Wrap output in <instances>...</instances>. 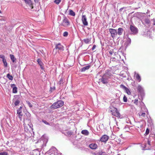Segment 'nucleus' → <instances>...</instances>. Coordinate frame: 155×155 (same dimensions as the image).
<instances>
[{
	"instance_id": "1",
	"label": "nucleus",
	"mask_w": 155,
	"mask_h": 155,
	"mask_svg": "<svg viewBox=\"0 0 155 155\" xmlns=\"http://www.w3.org/2000/svg\"><path fill=\"white\" fill-rule=\"evenodd\" d=\"M64 104L62 101H59L54 103L51 106V108L56 109L62 106Z\"/></svg>"
},
{
	"instance_id": "2",
	"label": "nucleus",
	"mask_w": 155,
	"mask_h": 155,
	"mask_svg": "<svg viewBox=\"0 0 155 155\" xmlns=\"http://www.w3.org/2000/svg\"><path fill=\"white\" fill-rule=\"evenodd\" d=\"M100 79L101 81L103 84H106L108 83V80L110 78V76H111V74H108V73H106Z\"/></svg>"
},
{
	"instance_id": "3",
	"label": "nucleus",
	"mask_w": 155,
	"mask_h": 155,
	"mask_svg": "<svg viewBox=\"0 0 155 155\" xmlns=\"http://www.w3.org/2000/svg\"><path fill=\"white\" fill-rule=\"evenodd\" d=\"M111 109L112 110H110V112L113 115L116 116L117 117H120V114L117 110V108L112 107V108H111Z\"/></svg>"
},
{
	"instance_id": "4",
	"label": "nucleus",
	"mask_w": 155,
	"mask_h": 155,
	"mask_svg": "<svg viewBox=\"0 0 155 155\" xmlns=\"http://www.w3.org/2000/svg\"><path fill=\"white\" fill-rule=\"evenodd\" d=\"M109 31L111 35V37L113 38L116 37V36L117 35V31L116 29L113 28H110L109 29Z\"/></svg>"
},
{
	"instance_id": "5",
	"label": "nucleus",
	"mask_w": 155,
	"mask_h": 155,
	"mask_svg": "<svg viewBox=\"0 0 155 155\" xmlns=\"http://www.w3.org/2000/svg\"><path fill=\"white\" fill-rule=\"evenodd\" d=\"M69 22L68 19L66 17H64L61 23V25L63 26L66 27L69 25Z\"/></svg>"
},
{
	"instance_id": "6",
	"label": "nucleus",
	"mask_w": 155,
	"mask_h": 155,
	"mask_svg": "<svg viewBox=\"0 0 155 155\" xmlns=\"http://www.w3.org/2000/svg\"><path fill=\"white\" fill-rule=\"evenodd\" d=\"M81 21L83 24L84 26H87L88 25V22L86 16L85 15H82Z\"/></svg>"
},
{
	"instance_id": "7",
	"label": "nucleus",
	"mask_w": 155,
	"mask_h": 155,
	"mask_svg": "<svg viewBox=\"0 0 155 155\" xmlns=\"http://www.w3.org/2000/svg\"><path fill=\"white\" fill-rule=\"evenodd\" d=\"M26 5L29 6L31 9L33 8V3L31 0H24Z\"/></svg>"
},
{
	"instance_id": "8",
	"label": "nucleus",
	"mask_w": 155,
	"mask_h": 155,
	"mask_svg": "<svg viewBox=\"0 0 155 155\" xmlns=\"http://www.w3.org/2000/svg\"><path fill=\"white\" fill-rule=\"evenodd\" d=\"M109 137L107 135H104L101 137L100 141L102 142L106 143L109 139Z\"/></svg>"
},
{
	"instance_id": "9",
	"label": "nucleus",
	"mask_w": 155,
	"mask_h": 155,
	"mask_svg": "<svg viewBox=\"0 0 155 155\" xmlns=\"http://www.w3.org/2000/svg\"><path fill=\"white\" fill-rule=\"evenodd\" d=\"M56 150V148L54 147H52L45 154L47 155V154H49L51 155L52 154H53L55 152V151Z\"/></svg>"
},
{
	"instance_id": "10",
	"label": "nucleus",
	"mask_w": 155,
	"mask_h": 155,
	"mask_svg": "<svg viewBox=\"0 0 155 155\" xmlns=\"http://www.w3.org/2000/svg\"><path fill=\"white\" fill-rule=\"evenodd\" d=\"M63 48V46L60 43H59L55 45V48L56 49L63 51L64 50Z\"/></svg>"
},
{
	"instance_id": "11",
	"label": "nucleus",
	"mask_w": 155,
	"mask_h": 155,
	"mask_svg": "<svg viewBox=\"0 0 155 155\" xmlns=\"http://www.w3.org/2000/svg\"><path fill=\"white\" fill-rule=\"evenodd\" d=\"M130 28L131 32L134 34H135L137 32V28L134 26L130 25Z\"/></svg>"
},
{
	"instance_id": "12",
	"label": "nucleus",
	"mask_w": 155,
	"mask_h": 155,
	"mask_svg": "<svg viewBox=\"0 0 155 155\" xmlns=\"http://www.w3.org/2000/svg\"><path fill=\"white\" fill-rule=\"evenodd\" d=\"M17 114L18 115V116L21 120L22 119V110L20 109H18L17 110Z\"/></svg>"
},
{
	"instance_id": "13",
	"label": "nucleus",
	"mask_w": 155,
	"mask_h": 155,
	"mask_svg": "<svg viewBox=\"0 0 155 155\" xmlns=\"http://www.w3.org/2000/svg\"><path fill=\"white\" fill-rule=\"evenodd\" d=\"M11 86L13 88L12 92L14 93H16L17 92V88L15 87V85L14 84H11Z\"/></svg>"
},
{
	"instance_id": "14",
	"label": "nucleus",
	"mask_w": 155,
	"mask_h": 155,
	"mask_svg": "<svg viewBox=\"0 0 155 155\" xmlns=\"http://www.w3.org/2000/svg\"><path fill=\"white\" fill-rule=\"evenodd\" d=\"M89 147L92 149H95L97 147V145L95 143H92L89 145Z\"/></svg>"
},
{
	"instance_id": "15",
	"label": "nucleus",
	"mask_w": 155,
	"mask_h": 155,
	"mask_svg": "<svg viewBox=\"0 0 155 155\" xmlns=\"http://www.w3.org/2000/svg\"><path fill=\"white\" fill-rule=\"evenodd\" d=\"M91 38H85L83 39V41L86 44H89L91 43Z\"/></svg>"
},
{
	"instance_id": "16",
	"label": "nucleus",
	"mask_w": 155,
	"mask_h": 155,
	"mask_svg": "<svg viewBox=\"0 0 155 155\" xmlns=\"http://www.w3.org/2000/svg\"><path fill=\"white\" fill-rule=\"evenodd\" d=\"M134 77L136 78V80L138 82L140 81L141 80L140 77L139 75L138 74L135 72Z\"/></svg>"
},
{
	"instance_id": "17",
	"label": "nucleus",
	"mask_w": 155,
	"mask_h": 155,
	"mask_svg": "<svg viewBox=\"0 0 155 155\" xmlns=\"http://www.w3.org/2000/svg\"><path fill=\"white\" fill-rule=\"evenodd\" d=\"M40 153L39 151L37 150H33L31 153L32 155H40Z\"/></svg>"
},
{
	"instance_id": "18",
	"label": "nucleus",
	"mask_w": 155,
	"mask_h": 155,
	"mask_svg": "<svg viewBox=\"0 0 155 155\" xmlns=\"http://www.w3.org/2000/svg\"><path fill=\"white\" fill-rule=\"evenodd\" d=\"M123 32V28H119L118 29L117 32V34H118L119 35H120L122 34Z\"/></svg>"
},
{
	"instance_id": "19",
	"label": "nucleus",
	"mask_w": 155,
	"mask_h": 155,
	"mask_svg": "<svg viewBox=\"0 0 155 155\" xmlns=\"http://www.w3.org/2000/svg\"><path fill=\"white\" fill-rule=\"evenodd\" d=\"M91 66L90 65H87L86 66L81 69V71L82 72L85 71L87 70H88L90 67Z\"/></svg>"
},
{
	"instance_id": "20",
	"label": "nucleus",
	"mask_w": 155,
	"mask_h": 155,
	"mask_svg": "<svg viewBox=\"0 0 155 155\" xmlns=\"http://www.w3.org/2000/svg\"><path fill=\"white\" fill-rule=\"evenodd\" d=\"M81 133L86 136H87L89 134V132L87 130H83L81 131Z\"/></svg>"
},
{
	"instance_id": "21",
	"label": "nucleus",
	"mask_w": 155,
	"mask_h": 155,
	"mask_svg": "<svg viewBox=\"0 0 155 155\" xmlns=\"http://www.w3.org/2000/svg\"><path fill=\"white\" fill-rule=\"evenodd\" d=\"M69 15L72 16H74L75 15V12H73V10L71 9H70L69 10Z\"/></svg>"
},
{
	"instance_id": "22",
	"label": "nucleus",
	"mask_w": 155,
	"mask_h": 155,
	"mask_svg": "<svg viewBox=\"0 0 155 155\" xmlns=\"http://www.w3.org/2000/svg\"><path fill=\"white\" fill-rule=\"evenodd\" d=\"M137 90L140 93H142L143 90L142 87L140 86H138L137 87Z\"/></svg>"
},
{
	"instance_id": "23",
	"label": "nucleus",
	"mask_w": 155,
	"mask_h": 155,
	"mask_svg": "<svg viewBox=\"0 0 155 155\" xmlns=\"http://www.w3.org/2000/svg\"><path fill=\"white\" fill-rule=\"evenodd\" d=\"M10 57L13 62H14L16 60V58H15L14 56L12 54H10Z\"/></svg>"
},
{
	"instance_id": "24",
	"label": "nucleus",
	"mask_w": 155,
	"mask_h": 155,
	"mask_svg": "<svg viewBox=\"0 0 155 155\" xmlns=\"http://www.w3.org/2000/svg\"><path fill=\"white\" fill-rule=\"evenodd\" d=\"M7 77L9 78L10 80H12L13 79V77L9 74H7Z\"/></svg>"
},
{
	"instance_id": "25",
	"label": "nucleus",
	"mask_w": 155,
	"mask_h": 155,
	"mask_svg": "<svg viewBox=\"0 0 155 155\" xmlns=\"http://www.w3.org/2000/svg\"><path fill=\"white\" fill-rule=\"evenodd\" d=\"M2 61L4 64V66L5 67H6L7 66V63L6 62V59H5L4 60H3Z\"/></svg>"
},
{
	"instance_id": "26",
	"label": "nucleus",
	"mask_w": 155,
	"mask_h": 155,
	"mask_svg": "<svg viewBox=\"0 0 155 155\" xmlns=\"http://www.w3.org/2000/svg\"><path fill=\"white\" fill-rule=\"evenodd\" d=\"M37 62L38 63V64H39V65L41 66V65H42L43 64V63L41 61V60L40 59H38Z\"/></svg>"
},
{
	"instance_id": "27",
	"label": "nucleus",
	"mask_w": 155,
	"mask_h": 155,
	"mask_svg": "<svg viewBox=\"0 0 155 155\" xmlns=\"http://www.w3.org/2000/svg\"><path fill=\"white\" fill-rule=\"evenodd\" d=\"M125 90L128 94H130L131 92H130V90L127 88H126Z\"/></svg>"
},
{
	"instance_id": "28",
	"label": "nucleus",
	"mask_w": 155,
	"mask_h": 155,
	"mask_svg": "<svg viewBox=\"0 0 155 155\" xmlns=\"http://www.w3.org/2000/svg\"><path fill=\"white\" fill-rule=\"evenodd\" d=\"M8 153L6 151L0 153V155H8Z\"/></svg>"
},
{
	"instance_id": "29",
	"label": "nucleus",
	"mask_w": 155,
	"mask_h": 155,
	"mask_svg": "<svg viewBox=\"0 0 155 155\" xmlns=\"http://www.w3.org/2000/svg\"><path fill=\"white\" fill-rule=\"evenodd\" d=\"M20 103V101L18 100H16L15 103L14 104L15 106H17Z\"/></svg>"
},
{
	"instance_id": "30",
	"label": "nucleus",
	"mask_w": 155,
	"mask_h": 155,
	"mask_svg": "<svg viewBox=\"0 0 155 155\" xmlns=\"http://www.w3.org/2000/svg\"><path fill=\"white\" fill-rule=\"evenodd\" d=\"M0 58H1L2 59V61H3V60L5 59V56L4 55L2 54L0 55Z\"/></svg>"
},
{
	"instance_id": "31",
	"label": "nucleus",
	"mask_w": 155,
	"mask_h": 155,
	"mask_svg": "<svg viewBox=\"0 0 155 155\" xmlns=\"http://www.w3.org/2000/svg\"><path fill=\"white\" fill-rule=\"evenodd\" d=\"M61 0H55L54 2L57 4H58L61 2Z\"/></svg>"
},
{
	"instance_id": "32",
	"label": "nucleus",
	"mask_w": 155,
	"mask_h": 155,
	"mask_svg": "<svg viewBox=\"0 0 155 155\" xmlns=\"http://www.w3.org/2000/svg\"><path fill=\"white\" fill-rule=\"evenodd\" d=\"M26 102L27 103L28 105L30 107H32V105L31 104V103L28 101H27Z\"/></svg>"
},
{
	"instance_id": "33",
	"label": "nucleus",
	"mask_w": 155,
	"mask_h": 155,
	"mask_svg": "<svg viewBox=\"0 0 155 155\" xmlns=\"http://www.w3.org/2000/svg\"><path fill=\"white\" fill-rule=\"evenodd\" d=\"M123 101L124 102H126L127 101V98L126 96H124L123 97Z\"/></svg>"
},
{
	"instance_id": "34",
	"label": "nucleus",
	"mask_w": 155,
	"mask_h": 155,
	"mask_svg": "<svg viewBox=\"0 0 155 155\" xmlns=\"http://www.w3.org/2000/svg\"><path fill=\"white\" fill-rule=\"evenodd\" d=\"M110 54L111 55H115V53L113 52L112 51H110L109 52Z\"/></svg>"
},
{
	"instance_id": "35",
	"label": "nucleus",
	"mask_w": 155,
	"mask_h": 155,
	"mask_svg": "<svg viewBox=\"0 0 155 155\" xmlns=\"http://www.w3.org/2000/svg\"><path fill=\"white\" fill-rule=\"evenodd\" d=\"M150 129L148 128L146 129V135L148 134L149 133Z\"/></svg>"
},
{
	"instance_id": "36",
	"label": "nucleus",
	"mask_w": 155,
	"mask_h": 155,
	"mask_svg": "<svg viewBox=\"0 0 155 155\" xmlns=\"http://www.w3.org/2000/svg\"><path fill=\"white\" fill-rule=\"evenodd\" d=\"M42 122H43L44 124L48 125H50V124L49 123L47 122L45 120H42Z\"/></svg>"
},
{
	"instance_id": "37",
	"label": "nucleus",
	"mask_w": 155,
	"mask_h": 155,
	"mask_svg": "<svg viewBox=\"0 0 155 155\" xmlns=\"http://www.w3.org/2000/svg\"><path fill=\"white\" fill-rule=\"evenodd\" d=\"M68 33L67 31L64 32L63 33V36L65 37H66L68 35Z\"/></svg>"
},
{
	"instance_id": "38",
	"label": "nucleus",
	"mask_w": 155,
	"mask_h": 155,
	"mask_svg": "<svg viewBox=\"0 0 155 155\" xmlns=\"http://www.w3.org/2000/svg\"><path fill=\"white\" fill-rule=\"evenodd\" d=\"M139 115L140 116H142L143 117H144L145 115V114L144 113H140L139 114Z\"/></svg>"
},
{
	"instance_id": "39",
	"label": "nucleus",
	"mask_w": 155,
	"mask_h": 155,
	"mask_svg": "<svg viewBox=\"0 0 155 155\" xmlns=\"http://www.w3.org/2000/svg\"><path fill=\"white\" fill-rule=\"evenodd\" d=\"M120 87L125 90L127 88V87L125 86L124 85L122 84H121L120 85Z\"/></svg>"
},
{
	"instance_id": "40",
	"label": "nucleus",
	"mask_w": 155,
	"mask_h": 155,
	"mask_svg": "<svg viewBox=\"0 0 155 155\" xmlns=\"http://www.w3.org/2000/svg\"><path fill=\"white\" fill-rule=\"evenodd\" d=\"M145 144H144V143L143 144V145H142L141 147V149L143 150H145Z\"/></svg>"
},
{
	"instance_id": "41",
	"label": "nucleus",
	"mask_w": 155,
	"mask_h": 155,
	"mask_svg": "<svg viewBox=\"0 0 155 155\" xmlns=\"http://www.w3.org/2000/svg\"><path fill=\"white\" fill-rule=\"evenodd\" d=\"M134 103L136 105H137V103H138V100H137V99L134 100Z\"/></svg>"
},
{
	"instance_id": "42",
	"label": "nucleus",
	"mask_w": 155,
	"mask_h": 155,
	"mask_svg": "<svg viewBox=\"0 0 155 155\" xmlns=\"http://www.w3.org/2000/svg\"><path fill=\"white\" fill-rule=\"evenodd\" d=\"M96 47V45H94L93 46V47H92V50H94L95 48Z\"/></svg>"
},
{
	"instance_id": "43",
	"label": "nucleus",
	"mask_w": 155,
	"mask_h": 155,
	"mask_svg": "<svg viewBox=\"0 0 155 155\" xmlns=\"http://www.w3.org/2000/svg\"><path fill=\"white\" fill-rule=\"evenodd\" d=\"M150 141L149 140H148L147 141V144L148 145H149V146H150L151 145V144H150Z\"/></svg>"
},
{
	"instance_id": "44",
	"label": "nucleus",
	"mask_w": 155,
	"mask_h": 155,
	"mask_svg": "<svg viewBox=\"0 0 155 155\" xmlns=\"http://www.w3.org/2000/svg\"><path fill=\"white\" fill-rule=\"evenodd\" d=\"M51 91H52L53 90H54L55 89V87H53V88H52L51 87Z\"/></svg>"
},
{
	"instance_id": "45",
	"label": "nucleus",
	"mask_w": 155,
	"mask_h": 155,
	"mask_svg": "<svg viewBox=\"0 0 155 155\" xmlns=\"http://www.w3.org/2000/svg\"><path fill=\"white\" fill-rule=\"evenodd\" d=\"M128 41L129 42V43H130V42H131V39H130V38H129V39L128 40V41Z\"/></svg>"
},
{
	"instance_id": "46",
	"label": "nucleus",
	"mask_w": 155,
	"mask_h": 155,
	"mask_svg": "<svg viewBox=\"0 0 155 155\" xmlns=\"http://www.w3.org/2000/svg\"><path fill=\"white\" fill-rule=\"evenodd\" d=\"M41 66V69H44V67L43 66V65H41V66Z\"/></svg>"
},
{
	"instance_id": "47",
	"label": "nucleus",
	"mask_w": 155,
	"mask_h": 155,
	"mask_svg": "<svg viewBox=\"0 0 155 155\" xmlns=\"http://www.w3.org/2000/svg\"><path fill=\"white\" fill-rule=\"evenodd\" d=\"M115 58H112V61H115Z\"/></svg>"
},
{
	"instance_id": "48",
	"label": "nucleus",
	"mask_w": 155,
	"mask_h": 155,
	"mask_svg": "<svg viewBox=\"0 0 155 155\" xmlns=\"http://www.w3.org/2000/svg\"><path fill=\"white\" fill-rule=\"evenodd\" d=\"M35 0V2H38L39 1V0Z\"/></svg>"
},
{
	"instance_id": "49",
	"label": "nucleus",
	"mask_w": 155,
	"mask_h": 155,
	"mask_svg": "<svg viewBox=\"0 0 155 155\" xmlns=\"http://www.w3.org/2000/svg\"><path fill=\"white\" fill-rule=\"evenodd\" d=\"M22 107H20L18 109H20L21 110Z\"/></svg>"
},
{
	"instance_id": "50",
	"label": "nucleus",
	"mask_w": 155,
	"mask_h": 155,
	"mask_svg": "<svg viewBox=\"0 0 155 155\" xmlns=\"http://www.w3.org/2000/svg\"><path fill=\"white\" fill-rule=\"evenodd\" d=\"M87 28L88 30H89L90 29L88 27H87Z\"/></svg>"
},
{
	"instance_id": "51",
	"label": "nucleus",
	"mask_w": 155,
	"mask_h": 155,
	"mask_svg": "<svg viewBox=\"0 0 155 155\" xmlns=\"http://www.w3.org/2000/svg\"><path fill=\"white\" fill-rule=\"evenodd\" d=\"M123 9V8H121L120 9V10H121V9Z\"/></svg>"
},
{
	"instance_id": "52",
	"label": "nucleus",
	"mask_w": 155,
	"mask_h": 155,
	"mask_svg": "<svg viewBox=\"0 0 155 155\" xmlns=\"http://www.w3.org/2000/svg\"><path fill=\"white\" fill-rule=\"evenodd\" d=\"M28 125V126H29V127H31V126H29Z\"/></svg>"
},
{
	"instance_id": "53",
	"label": "nucleus",
	"mask_w": 155,
	"mask_h": 155,
	"mask_svg": "<svg viewBox=\"0 0 155 155\" xmlns=\"http://www.w3.org/2000/svg\"><path fill=\"white\" fill-rule=\"evenodd\" d=\"M72 1H73L74 0H71Z\"/></svg>"
},
{
	"instance_id": "54",
	"label": "nucleus",
	"mask_w": 155,
	"mask_h": 155,
	"mask_svg": "<svg viewBox=\"0 0 155 155\" xmlns=\"http://www.w3.org/2000/svg\"><path fill=\"white\" fill-rule=\"evenodd\" d=\"M28 115H29V114L28 113Z\"/></svg>"
},
{
	"instance_id": "55",
	"label": "nucleus",
	"mask_w": 155,
	"mask_h": 155,
	"mask_svg": "<svg viewBox=\"0 0 155 155\" xmlns=\"http://www.w3.org/2000/svg\"><path fill=\"white\" fill-rule=\"evenodd\" d=\"M24 128H25V129H26L25 127Z\"/></svg>"
}]
</instances>
